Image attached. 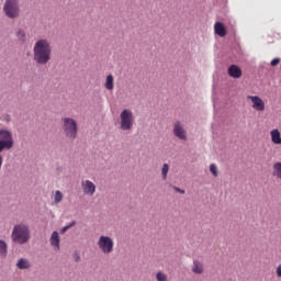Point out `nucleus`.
I'll return each instance as SVG.
<instances>
[{
    "mask_svg": "<svg viewBox=\"0 0 281 281\" xmlns=\"http://www.w3.org/2000/svg\"><path fill=\"white\" fill-rule=\"evenodd\" d=\"M192 272L198 274V276L203 273V262H201L199 260H194L193 266H192Z\"/></svg>",
    "mask_w": 281,
    "mask_h": 281,
    "instance_id": "obj_15",
    "label": "nucleus"
},
{
    "mask_svg": "<svg viewBox=\"0 0 281 281\" xmlns=\"http://www.w3.org/2000/svg\"><path fill=\"white\" fill-rule=\"evenodd\" d=\"M33 60L37 65H47L52 60V43L38 40L33 47Z\"/></svg>",
    "mask_w": 281,
    "mask_h": 281,
    "instance_id": "obj_1",
    "label": "nucleus"
},
{
    "mask_svg": "<svg viewBox=\"0 0 281 281\" xmlns=\"http://www.w3.org/2000/svg\"><path fill=\"white\" fill-rule=\"evenodd\" d=\"M60 201H63V192L56 191L55 196H54V203L56 205H58V203H60Z\"/></svg>",
    "mask_w": 281,
    "mask_h": 281,
    "instance_id": "obj_23",
    "label": "nucleus"
},
{
    "mask_svg": "<svg viewBox=\"0 0 281 281\" xmlns=\"http://www.w3.org/2000/svg\"><path fill=\"white\" fill-rule=\"evenodd\" d=\"M81 188L83 190V194L87 196H93L95 194V183L91 182V180H83L81 182Z\"/></svg>",
    "mask_w": 281,
    "mask_h": 281,
    "instance_id": "obj_9",
    "label": "nucleus"
},
{
    "mask_svg": "<svg viewBox=\"0 0 281 281\" xmlns=\"http://www.w3.org/2000/svg\"><path fill=\"white\" fill-rule=\"evenodd\" d=\"M277 276L278 278H281V266L277 268Z\"/></svg>",
    "mask_w": 281,
    "mask_h": 281,
    "instance_id": "obj_27",
    "label": "nucleus"
},
{
    "mask_svg": "<svg viewBox=\"0 0 281 281\" xmlns=\"http://www.w3.org/2000/svg\"><path fill=\"white\" fill-rule=\"evenodd\" d=\"M105 89L108 91H113L115 85H114V79H113V75H109L106 77V80H105V85H104Z\"/></svg>",
    "mask_w": 281,
    "mask_h": 281,
    "instance_id": "obj_17",
    "label": "nucleus"
},
{
    "mask_svg": "<svg viewBox=\"0 0 281 281\" xmlns=\"http://www.w3.org/2000/svg\"><path fill=\"white\" fill-rule=\"evenodd\" d=\"M16 37L20 41V43H25V31L19 30L16 32Z\"/></svg>",
    "mask_w": 281,
    "mask_h": 281,
    "instance_id": "obj_22",
    "label": "nucleus"
},
{
    "mask_svg": "<svg viewBox=\"0 0 281 281\" xmlns=\"http://www.w3.org/2000/svg\"><path fill=\"white\" fill-rule=\"evenodd\" d=\"M74 225H76V222H72V223H70L69 225L63 227V228L60 229L61 234H65V232H67V229H70V227H74Z\"/></svg>",
    "mask_w": 281,
    "mask_h": 281,
    "instance_id": "obj_25",
    "label": "nucleus"
},
{
    "mask_svg": "<svg viewBox=\"0 0 281 281\" xmlns=\"http://www.w3.org/2000/svg\"><path fill=\"white\" fill-rule=\"evenodd\" d=\"M247 100H250L251 102V108L255 110V111H258V112H262L265 111V101L262 100V98L258 97V95H248L247 97Z\"/></svg>",
    "mask_w": 281,
    "mask_h": 281,
    "instance_id": "obj_8",
    "label": "nucleus"
},
{
    "mask_svg": "<svg viewBox=\"0 0 281 281\" xmlns=\"http://www.w3.org/2000/svg\"><path fill=\"white\" fill-rule=\"evenodd\" d=\"M3 12L8 19H19V14L21 13L19 0H5Z\"/></svg>",
    "mask_w": 281,
    "mask_h": 281,
    "instance_id": "obj_5",
    "label": "nucleus"
},
{
    "mask_svg": "<svg viewBox=\"0 0 281 281\" xmlns=\"http://www.w3.org/2000/svg\"><path fill=\"white\" fill-rule=\"evenodd\" d=\"M135 126V115L133 111L125 109L120 114V128L121 131H133Z\"/></svg>",
    "mask_w": 281,
    "mask_h": 281,
    "instance_id": "obj_3",
    "label": "nucleus"
},
{
    "mask_svg": "<svg viewBox=\"0 0 281 281\" xmlns=\"http://www.w3.org/2000/svg\"><path fill=\"white\" fill-rule=\"evenodd\" d=\"M227 72L231 78H235V79H238L243 76V70L237 65H231L228 67Z\"/></svg>",
    "mask_w": 281,
    "mask_h": 281,
    "instance_id": "obj_11",
    "label": "nucleus"
},
{
    "mask_svg": "<svg viewBox=\"0 0 281 281\" xmlns=\"http://www.w3.org/2000/svg\"><path fill=\"white\" fill-rule=\"evenodd\" d=\"M156 280L157 281H168V274H166L164 271H158L156 273Z\"/></svg>",
    "mask_w": 281,
    "mask_h": 281,
    "instance_id": "obj_20",
    "label": "nucleus"
},
{
    "mask_svg": "<svg viewBox=\"0 0 281 281\" xmlns=\"http://www.w3.org/2000/svg\"><path fill=\"white\" fill-rule=\"evenodd\" d=\"M64 123V133L68 139H76L78 137V123L76 120L70 119V117H65L63 119Z\"/></svg>",
    "mask_w": 281,
    "mask_h": 281,
    "instance_id": "obj_4",
    "label": "nucleus"
},
{
    "mask_svg": "<svg viewBox=\"0 0 281 281\" xmlns=\"http://www.w3.org/2000/svg\"><path fill=\"white\" fill-rule=\"evenodd\" d=\"M272 176L281 181V162H274L272 166Z\"/></svg>",
    "mask_w": 281,
    "mask_h": 281,
    "instance_id": "obj_16",
    "label": "nucleus"
},
{
    "mask_svg": "<svg viewBox=\"0 0 281 281\" xmlns=\"http://www.w3.org/2000/svg\"><path fill=\"white\" fill-rule=\"evenodd\" d=\"M270 137H271L272 144H276L277 146L281 145V133H280V130L274 128V130L270 131Z\"/></svg>",
    "mask_w": 281,
    "mask_h": 281,
    "instance_id": "obj_13",
    "label": "nucleus"
},
{
    "mask_svg": "<svg viewBox=\"0 0 281 281\" xmlns=\"http://www.w3.org/2000/svg\"><path fill=\"white\" fill-rule=\"evenodd\" d=\"M14 148V138L8 130H0V153Z\"/></svg>",
    "mask_w": 281,
    "mask_h": 281,
    "instance_id": "obj_6",
    "label": "nucleus"
},
{
    "mask_svg": "<svg viewBox=\"0 0 281 281\" xmlns=\"http://www.w3.org/2000/svg\"><path fill=\"white\" fill-rule=\"evenodd\" d=\"M169 170H170V167L168 166V164H165L162 166V169H161V175H162L164 181H166V179H168V171Z\"/></svg>",
    "mask_w": 281,
    "mask_h": 281,
    "instance_id": "obj_21",
    "label": "nucleus"
},
{
    "mask_svg": "<svg viewBox=\"0 0 281 281\" xmlns=\"http://www.w3.org/2000/svg\"><path fill=\"white\" fill-rule=\"evenodd\" d=\"M50 245L55 251L60 250V236H58V232L54 231L50 236Z\"/></svg>",
    "mask_w": 281,
    "mask_h": 281,
    "instance_id": "obj_12",
    "label": "nucleus"
},
{
    "mask_svg": "<svg viewBox=\"0 0 281 281\" xmlns=\"http://www.w3.org/2000/svg\"><path fill=\"white\" fill-rule=\"evenodd\" d=\"M214 30L217 36H227V30H225V25H223V23L216 22L214 25Z\"/></svg>",
    "mask_w": 281,
    "mask_h": 281,
    "instance_id": "obj_14",
    "label": "nucleus"
},
{
    "mask_svg": "<svg viewBox=\"0 0 281 281\" xmlns=\"http://www.w3.org/2000/svg\"><path fill=\"white\" fill-rule=\"evenodd\" d=\"M77 260H80V257H77Z\"/></svg>",
    "mask_w": 281,
    "mask_h": 281,
    "instance_id": "obj_29",
    "label": "nucleus"
},
{
    "mask_svg": "<svg viewBox=\"0 0 281 281\" xmlns=\"http://www.w3.org/2000/svg\"><path fill=\"white\" fill-rule=\"evenodd\" d=\"M277 65H280V59L274 58L271 60V67H276Z\"/></svg>",
    "mask_w": 281,
    "mask_h": 281,
    "instance_id": "obj_26",
    "label": "nucleus"
},
{
    "mask_svg": "<svg viewBox=\"0 0 281 281\" xmlns=\"http://www.w3.org/2000/svg\"><path fill=\"white\" fill-rule=\"evenodd\" d=\"M97 245L102 254L109 256V254H113V247H115V241H113V238L102 235L99 237Z\"/></svg>",
    "mask_w": 281,
    "mask_h": 281,
    "instance_id": "obj_7",
    "label": "nucleus"
},
{
    "mask_svg": "<svg viewBox=\"0 0 281 281\" xmlns=\"http://www.w3.org/2000/svg\"><path fill=\"white\" fill-rule=\"evenodd\" d=\"M210 172L213 175V177H218V171L216 169V165L210 166Z\"/></svg>",
    "mask_w": 281,
    "mask_h": 281,
    "instance_id": "obj_24",
    "label": "nucleus"
},
{
    "mask_svg": "<svg viewBox=\"0 0 281 281\" xmlns=\"http://www.w3.org/2000/svg\"><path fill=\"white\" fill-rule=\"evenodd\" d=\"M173 135L178 137V139H187L186 130L181 125V122H176L173 125Z\"/></svg>",
    "mask_w": 281,
    "mask_h": 281,
    "instance_id": "obj_10",
    "label": "nucleus"
},
{
    "mask_svg": "<svg viewBox=\"0 0 281 281\" xmlns=\"http://www.w3.org/2000/svg\"><path fill=\"white\" fill-rule=\"evenodd\" d=\"M8 256V244L5 240H0V258H5Z\"/></svg>",
    "mask_w": 281,
    "mask_h": 281,
    "instance_id": "obj_19",
    "label": "nucleus"
},
{
    "mask_svg": "<svg viewBox=\"0 0 281 281\" xmlns=\"http://www.w3.org/2000/svg\"><path fill=\"white\" fill-rule=\"evenodd\" d=\"M16 267L18 269H30L32 265L30 263V260L21 258L19 259Z\"/></svg>",
    "mask_w": 281,
    "mask_h": 281,
    "instance_id": "obj_18",
    "label": "nucleus"
},
{
    "mask_svg": "<svg viewBox=\"0 0 281 281\" xmlns=\"http://www.w3.org/2000/svg\"><path fill=\"white\" fill-rule=\"evenodd\" d=\"M176 192H179L180 194H186V191L179 189V188H175Z\"/></svg>",
    "mask_w": 281,
    "mask_h": 281,
    "instance_id": "obj_28",
    "label": "nucleus"
},
{
    "mask_svg": "<svg viewBox=\"0 0 281 281\" xmlns=\"http://www.w3.org/2000/svg\"><path fill=\"white\" fill-rule=\"evenodd\" d=\"M11 238L13 243H19V245H25L30 241V227L24 224H18L13 227Z\"/></svg>",
    "mask_w": 281,
    "mask_h": 281,
    "instance_id": "obj_2",
    "label": "nucleus"
}]
</instances>
